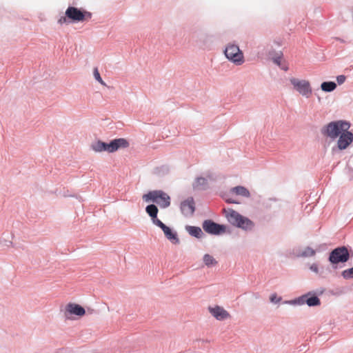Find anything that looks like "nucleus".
I'll return each mask as SVG.
<instances>
[{
  "label": "nucleus",
  "instance_id": "nucleus-13",
  "mask_svg": "<svg viewBox=\"0 0 353 353\" xmlns=\"http://www.w3.org/2000/svg\"><path fill=\"white\" fill-rule=\"evenodd\" d=\"M157 226H158L163 230L165 237L169 241H170L173 244H179L180 243L177 232L174 231L173 229L168 227L163 222L159 223V225H157Z\"/></svg>",
  "mask_w": 353,
  "mask_h": 353
},
{
  "label": "nucleus",
  "instance_id": "nucleus-3",
  "mask_svg": "<svg viewBox=\"0 0 353 353\" xmlns=\"http://www.w3.org/2000/svg\"><path fill=\"white\" fill-rule=\"evenodd\" d=\"M350 128V122L345 120L333 121L323 126L321 133L323 136L336 139L343 132Z\"/></svg>",
  "mask_w": 353,
  "mask_h": 353
},
{
  "label": "nucleus",
  "instance_id": "nucleus-21",
  "mask_svg": "<svg viewBox=\"0 0 353 353\" xmlns=\"http://www.w3.org/2000/svg\"><path fill=\"white\" fill-rule=\"evenodd\" d=\"M336 83L334 81H323L321 84V89L325 92H331L336 88Z\"/></svg>",
  "mask_w": 353,
  "mask_h": 353
},
{
  "label": "nucleus",
  "instance_id": "nucleus-33",
  "mask_svg": "<svg viewBox=\"0 0 353 353\" xmlns=\"http://www.w3.org/2000/svg\"><path fill=\"white\" fill-rule=\"evenodd\" d=\"M2 242L4 246L10 247L13 245V243L11 241L4 239Z\"/></svg>",
  "mask_w": 353,
  "mask_h": 353
},
{
  "label": "nucleus",
  "instance_id": "nucleus-26",
  "mask_svg": "<svg viewBox=\"0 0 353 353\" xmlns=\"http://www.w3.org/2000/svg\"><path fill=\"white\" fill-rule=\"evenodd\" d=\"M265 52L270 58H272L274 55L279 52V51H276L273 48L272 45H268L266 46Z\"/></svg>",
  "mask_w": 353,
  "mask_h": 353
},
{
  "label": "nucleus",
  "instance_id": "nucleus-1",
  "mask_svg": "<svg viewBox=\"0 0 353 353\" xmlns=\"http://www.w3.org/2000/svg\"><path fill=\"white\" fill-rule=\"evenodd\" d=\"M129 143L124 138H118L111 140L110 142H104L101 140L94 141L90 145V149L95 152H108L113 153L119 149L126 148Z\"/></svg>",
  "mask_w": 353,
  "mask_h": 353
},
{
  "label": "nucleus",
  "instance_id": "nucleus-2",
  "mask_svg": "<svg viewBox=\"0 0 353 353\" xmlns=\"http://www.w3.org/2000/svg\"><path fill=\"white\" fill-rule=\"evenodd\" d=\"M325 292L324 288L315 291H310L299 297L289 301H284L283 304L292 305H303L306 304L309 307H316L321 305V300L318 295H321Z\"/></svg>",
  "mask_w": 353,
  "mask_h": 353
},
{
  "label": "nucleus",
  "instance_id": "nucleus-4",
  "mask_svg": "<svg viewBox=\"0 0 353 353\" xmlns=\"http://www.w3.org/2000/svg\"><path fill=\"white\" fill-rule=\"evenodd\" d=\"M225 216L230 224L243 230H252L254 227V223L252 221L232 209L228 210Z\"/></svg>",
  "mask_w": 353,
  "mask_h": 353
},
{
  "label": "nucleus",
  "instance_id": "nucleus-34",
  "mask_svg": "<svg viewBox=\"0 0 353 353\" xmlns=\"http://www.w3.org/2000/svg\"><path fill=\"white\" fill-rule=\"evenodd\" d=\"M281 68V69L285 70V71H287L288 70V68L286 66V65H284L283 64L281 65V66H279Z\"/></svg>",
  "mask_w": 353,
  "mask_h": 353
},
{
  "label": "nucleus",
  "instance_id": "nucleus-8",
  "mask_svg": "<svg viewBox=\"0 0 353 353\" xmlns=\"http://www.w3.org/2000/svg\"><path fill=\"white\" fill-rule=\"evenodd\" d=\"M224 54L229 61L237 65L243 63V52L236 44H228L224 50Z\"/></svg>",
  "mask_w": 353,
  "mask_h": 353
},
{
  "label": "nucleus",
  "instance_id": "nucleus-18",
  "mask_svg": "<svg viewBox=\"0 0 353 353\" xmlns=\"http://www.w3.org/2000/svg\"><path fill=\"white\" fill-rule=\"evenodd\" d=\"M193 189L199 190H205L208 188V182L205 177H196L192 183Z\"/></svg>",
  "mask_w": 353,
  "mask_h": 353
},
{
  "label": "nucleus",
  "instance_id": "nucleus-25",
  "mask_svg": "<svg viewBox=\"0 0 353 353\" xmlns=\"http://www.w3.org/2000/svg\"><path fill=\"white\" fill-rule=\"evenodd\" d=\"M283 57V52L281 50H279V52L276 53L274 57H272V60L278 66H281V58Z\"/></svg>",
  "mask_w": 353,
  "mask_h": 353
},
{
  "label": "nucleus",
  "instance_id": "nucleus-28",
  "mask_svg": "<svg viewBox=\"0 0 353 353\" xmlns=\"http://www.w3.org/2000/svg\"><path fill=\"white\" fill-rule=\"evenodd\" d=\"M281 300L282 297L277 296L276 293L272 294L270 296V301L272 303H279Z\"/></svg>",
  "mask_w": 353,
  "mask_h": 353
},
{
  "label": "nucleus",
  "instance_id": "nucleus-27",
  "mask_svg": "<svg viewBox=\"0 0 353 353\" xmlns=\"http://www.w3.org/2000/svg\"><path fill=\"white\" fill-rule=\"evenodd\" d=\"M93 74L94 77V79L100 83L101 85H105L104 81H103L102 78L101 77L100 73L97 68L94 69Z\"/></svg>",
  "mask_w": 353,
  "mask_h": 353
},
{
  "label": "nucleus",
  "instance_id": "nucleus-11",
  "mask_svg": "<svg viewBox=\"0 0 353 353\" xmlns=\"http://www.w3.org/2000/svg\"><path fill=\"white\" fill-rule=\"evenodd\" d=\"M290 83L293 85L299 93L306 98L312 94V88L310 82L306 80H299L296 78L290 79Z\"/></svg>",
  "mask_w": 353,
  "mask_h": 353
},
{
  "label": "nucleus",
  "instance_id": "nucleus-32",
  "mask_svg": "<svg viewBox=\"0 0 353 353\" xmlns=\"http://www.w3.org/2000/svg\"><path fill=\"white\" fill-rule=\"evenodd\" d=\"M310 270L316 273V274H319V267L317 265V264L316 263H313L310 266Z\"/></svg>",
  "mask_w": 353,
  "mask_h": 353
},
{
  "label": "nucleus",
  "instance_id": "nucleus-29",
  "mask_svg": "<svg viewBox=\"0 0 353 353\" xmlns=\"http://www.w3.org/2000/svg\"><path fill=\"white\" fill-rule=\"evenodd\" d=\"M70 22V19L66 17L65 14V16L61 17L60 19L58 20V23H59L60 25H62L63 23H69Z\"/></svg>",
  "mask_w": 353,
  "mask_h": 353
},
{
  "label": "nucleus",
  "instance_id": "nucleus-7",
  "mask_svg": "<svg viewBox=\"0 0 353 353\" xmlns=\"http://www.w3.org/2000/svg\"><path fill=\"white\" fill-rule=\"evenodd\" d=\"M65 15L72 23L83 22L92 17V13L74 6H68Z\"/></svg>",
  "mask_w": 353,
  "mask_h": 353
},
{
  "label": "nucleus",
  "instance_id": "nucleus-9",
  "mask_svg": "<svg viewBox=\"0 0 353 353\" xmlns=\"http://www.w3.org/2000/svg\"><path fill=\"white\" fill-rule=\"evenodd\" d=\"M203 230L211 235L219 236L226 232L227 226L214 222L212 219L204 220L202 223Z\"/></svg>",
  "mask_w": 353,
  "mask_h": 353
},
{
  "label": "nucleus",
  "instance_id": "nucleus-5",
  "mask_svg": "<svg viewBox=\"0 0 353 353\" xmlns=\"http://www.w3.org/2000/svg\"><path fill=\"white\" fill-rule=\"evenodd\" d=\"M143 200L145 202L154 203L161 209H165L171 204L170 196L161 190L149 191L148 193L143 194Z\"/></svg>",
  "mask_w": 353,
  "mask_h": 353
},
{
  "label": "nucleus",
  "instance_id": "nucleus-30",
  "mask_svg": "<svg viewBox=\"0 0 353 353\" xmlns=\"http://www.w3.org/2000/svg\"><path fill=\"white\" fill-rule=\"evenodd\" d=\"M222 196L228 203H239V202L236 201L235 200L229 198L228 194H224Z\"/></svg>",
  "mask_w": 353,
  "mask_h": 353
},
{
  "label": "nucleus",
  "instance_id": "nucleus-16",
  "mask_svg": "<svg viewBox=\"0 0 353 353\" xmlns=\"http://www.w3.org/2000/svg\"><path fill=\"white\" fill-rule=\"evenodd\" d=\"M145 212L150 216L151 221L154 225H157L162 222L157 217L159 209L155 204L152 203L148 205L145 208Z\"/></svg>",
  "mask_w": 353,
  "mask_h": 353
},
{
  "label": "nucleus",
  "instance_id": "nucleus-23",
  "mask_svg": "<svg viewBox=\"0 0 353 353\" xmlns=\"http://www.w3.org/2000/svg\"><path fill=\"white\" fill-rule=\"evenodd\" d=\"M169 167L168 165H161L157 167L154 170V173L159 176H163L169 172Z\"/></svg>",
  "mask_w": 353,
  "mask_h": 353
},
{
  "label": "nucleus",
  "instance_id": "nucleus-6",
  "mask_svg": "<svg viewBox=\"0 0 353 353\" xmlns=\"http://www.w3.org/2000/svg\"><path fill=\"white\" fill-rule=\"evenodd\" d=\"M350 258V254L347 248L345 245L339 246L333 249L329 254L328 261L333 265L340 263H345Z\"/></svg>",
  "mask_w": 353,
  "mask_h": 353
},
{
  "label": "nucleus",
  "instance_id": "nucleus-17",
  "mask_svg": "<svg viewBox=\"0 0 353 353\" xmlns=\"http://www.w3.org/2000/svg\"><path fill=\"white\" fill-rule=\"evenodd\" d=\"M185 230L188 232V234L196 239H201L205 236V234L202 231L201 228L198 226H192V225H185Z\"/></svg>",
  "mask_w": 353,
  "mask_h": 353
},
{
  "label": "nucleus",
  "instance_id": "nucleus-35",
  "mask_svg": "<svg viewBox=\"0 0 353 353\" xmlns=\"http://www.w3.org/2000/svg\"><path fill=\"white\" fill-rule=\"evenodd\" d=\"M335 39L337 40V41H339L341 43H345V41L343 39H341V38L336 37Z\"/></svg>",
  "mask_w": 353,
  "mask_h": 353
},
{
  "label": "nucleus",
  "instance_id": "nucleus-22",
  "mask_svg": "<svg viewBox=\"0 0 353 353\" xmlns=\"http://www.w3.org/2000/svg\"><path fill=\"white\" fill-rule=\"evenodd\" d=\"M203 261L205 265L208 267H211L217 263L216 259L209 254H204Z\"/></svg>",
  "mask_w": 353,
  "mask_h": 353
},
{
  "label": "nucleus",
  "instance_id": "nucleus-24",
  "mask_svg": "<svg viewBox=\"0 0 353 353\" xmlns=\"http://www.w3.org/2000/svg\"><path fill=\"white\" fill-rule=\"evenodd\" d=\"M341 276L346 280L353 279V267L342 271Z\"/></svg>",
  "mask_w": 353,
  "mask_h": 353
},
{
  "label": "nucleus",
  "instance_id": "nucleus-31",
  "mask_svg": "<svg viewBox=\"0 0 353 353\" xmlns=\"http://www.w3.org/2000/svg\"><path fill=\"white\" fill-rule=\"evenodd\" d=\"M346 79V77L345 75H339L336 77V81L339 85L343 84Z\"/></svg>",
  "mask_w": 353,
  "mask_h": 353
},
{
  "label": "nucleus",
  "instance_id": "nucleus-19",
  "mask_svg": "<svg viewBox=\"0 0 353 353\" xmlns=\"http://www.w3.org/2000/svg\"><path fill=\"white\" fill-rule=\"evenodd\" d=\"M230 192L235 193L236 195H240L245 198H249L250 196L249 190L245 187L242 185H238L231 188Z\"/></svg>",
  "mask_w": 353,
  "mask_h": 353
},
{
  "label": "nucleus",
  "instance_id": "nucleus-36",
  "mask_svg": "<svg viewBox=\"0 0 353 353\" xmlns=\"http://www.w3.org/2000/svg\"><path fill=\"white\" fill-rule=\"evenodd\" d=\"M274 43H275V44H276L278 46H280V44H279V42H276V41H275V42H274Z\"/></svg>",
  "mask_w": 353,
  "mask_h": 353
},
{
  "label": "nucleus",
  "instance_id": "nucleus-14",
  "mask_svg": "<svg viewBox=\"0 0 353 353\" xmlns=\"http://www.w3.org/2000/svg\"><path fill=\"white\" fill-rule=\"evenodd\" d=\"M180 209L182 214L186 216H191L195 211V203L193 197H188L181 203Z\"/></svg>",
  "mask_w": 353,
  "mask_h": 353
},
{
  "label": "nucleus",
  "instance_id": "nucleus-20",
  "mask_svg": "<svg viewBox=\"0 0 353 353\" xmlns=\"http://www.w3.org/2000/svg\"><path fill=\"white\" fill-rule=\"evenodd\" d=\"M316 254V251L307 246L303 250H299L295 255L298 258H304V257H310L314 256Z\"/></svg>",
  "mask_w": 353,
  "mask_h": 353
},
{
  "label": "nucleus",
  "instance_id": "nucleus-10",
  "mask_svg": "<svg viewBox=\"0 0 353 353\" xmlns=\"http://www.w3.org/2000/svg\"><path fill=\"white\" fill-rule=\"evenodd\" d=\"M353 141V133L346 130L343 131L339 136L337 141V145L332 148L333 154L338 150H343L346 149Z\"/></svg>",
  "mask_w": 353,
  "mask_h": 353
},
{
  "label": "nucleus",
  "instance_id": "nucleus-15",
  "mask_svg": "<svg viewBox=\"0 0 353 353\" xmlns=\"http://www.w3.org/2000/svg\"><path fill=\"white\" fill-rule=\"evenodd\" d=\"M210 314L217 320L223 321L230 316V314L223 307L216 305L215 307H209Z\"/></svg>",
  "mask_w": 353,
  "mask_h": 353
},
{
  "label": "nucleus",
  "instance_id": "nucleus-12",
  "mask_svg": "<svg viewBox=\"0 0 353 353\" xmlns=\"http://www.w3.org/2000/svg\"><path fill=\"white\" fill-rule=\"evenodd\" d=\"M85 314V310L79 304L69 303L65 306V316L67 319H70L72 315L83 316Z\"/></svg>",
  "mask_w": 353,
  "mask_h": 353
}]
</instances>
